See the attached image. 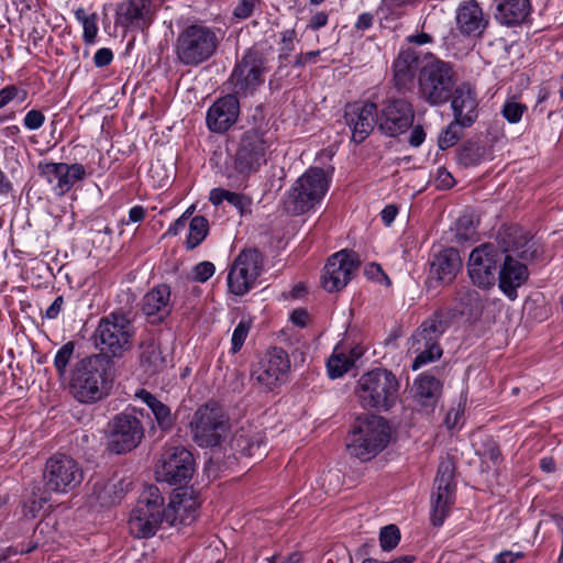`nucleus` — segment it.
<instances>
[{
	"label": "nucleus",
	"mask_w": 563,
	"mask_h": 563,
	"mask_svg": "<svg viewBox=\"0 0 563 563\" xmlns=\"http://www.w3.org/2000/svg\"><path fill=\"white\" fill-rule=\"evenodd\" d=\"M111 360L107 354H93L78 361L70 375L69 391L79 402L92 405L109 394Z\"/></svg>",
	"instance_id": "f257e3e1"
},
{
	"label": "nucleus",
	"mask_w": 563,
	"mask_h": 563,
	"mask_svg": "<svg viewBox=\"0 0 563 563\" xmlns=\"http://www.w3.org/2000/svg\"><path fill=\"white\" fill-rule=\"evenodd\" d=\"M389 435V427L383 417H360L346 438V450L358 460L368 461L388 444Z\"/></svg>",
	"instance_id": "f03ea898"
},
{
	"label": "nucleus",
	"mask_w": 563,
	"mask_h": 563,
	"mask_svg": "<svg viewBox=\"0 0 563 563\" xmlns=\"http://www.w3.org/2000/svg\"><path fill=\"white\" fill-rule=\"evenodd\" d=\"M418 84L421 98L427 103L441 106L450 100L452 91L456 87V75L450 63L430 55L424 57Z\"/></svg>",
	"instance_id": "7ed1b4c3"
},
{
	"label": "nucleus",
	"mask_w": 563,
	"mask_h": 563,
	"mask_svg": "<svg viewBox=\"0 0 563 563\" xmlns=\"http://www.w3.org/2000/svg\"><path fill=\"white\" fill-rule=\"evenodd\" d=\"M448 328L444 314L435 311L412 333L409 339V352L416 355L412 369L416 371L442 356L439 341Z\"/></svg>",
	"instance_id": "20e7f679"
},
{
	"label": "nucleus",
	"mask_w": 563,
	"mask_h": 563,
	"mask_svg": "<svg viewBox=\"0 0 563 563\" xmlns=\"http://www.w3.org/2000/svg\"><path fill=\"white\" fill-rule=\"evenodd\" d=\"M194 441L201 448L221 445L230 432L229 417L217 402H207L194 413L189 423Z\"/></svg>",
	"instance_id": "39448f33"
},
{
	"label": "nucleus",
	"mask_w": 563,
	"mask_h": 563,
	"mask_svg": "<svg viewBox=\"0 0 563 563\" xmlns=\"http://www.w3.org/2000/svg\"><path fill=\"white\" fill-rule=\"evenodd\" d=\"M218 44L219 38L211 27L192 24L178 34L175 51L181 64L197 66L216 53Z\"/></svg>",
	"instance_id": "423d86ee"
},
{
	"label": "nucleus",
	"mask_w": 563,
	"mask_h": 563,
	"mask_svg": "<svg viewBox=\"0 0 563 563\" xmlns=\"http://www.w3.org/2000/svg\"><path fill=\"white\" fill-rule=\"evenodd\" d=\"M398 389V380L391 372L376 368L360 378L357 395L364 408L386 411L396 404Z\"/></svg>",
	"instance_id": "0eeeda50"
},
{
	"label": "nucleus",
	"mask_w": 563,
	"mask_h": 563,
	"mask_svg": "<svg viewBox=\"0 0 563 563\" xmlns=\"http://www.w3.org/2000/svg\"><path fill=\"white\" fill-rule=\"evenodd\" d=\"M329 188V177L319 167H310L288 190L285 208L292 214L309 211L321 201Z\"/></svg>",
	"instance_id": "6e6552de"
},
{
	"label": "nucleus",
	"mask_w": 563,
	"mask_h": 563,
	"mask_svg": "<svg viewBox=\"0 0 563 563\" xmlns=\"http://www.w3.org/2000/svg\"><path fill=\"white\" fill-rule=\"evenodd\" d=\"M267 145L263 133L256 129L245 131L232 161L227 166L229 178L244 180L266 164Z\"/></svg>",
	"instance_id": "1a4fd4ad"
},
{
	"label": "nucleus",
	"mask_w": 563,
	"mask_h": 563,
	"mask_svg": "<svg viewBox=\"0 0 563 563\" xmlns=\"http://www.w3.org/2000/svg\"><path fill=\"white\" fill-rule=\"evenodd\" d=\"M134 335L131 311H112L99 321L95 336L102 351L120 357L131 349Z\"/></svg>",
	"instance_id": "9d476101"
},
{
	"label": "nucleus",
	"mask_w": 563,
	"mask_h": 563,
	"mask_svg": "<svg viewBox=\"0 0 563 563\" xmlns=\"http://www.w3.org/2000/svg\"><path fill=\"white\" fill-rule=\"evenodd\" d=\"M267 71V59L263 52L250 48L232 70L228 80L230 90L238 97L252 96L264 84Z\"/></svg>",
	"instance_id": "9b49d317"
},
{
	"label": "nucleus",
	"mask_w": 563,
	"mask_h": 563,
	"mask_svg": "<svg viewBox=\"0 0 563 563\" xmlns=\"http://www.w3.org/2000/svg\"><path fill=\"white\" fill-rule=\"evenodd\" d=\"M163 505L164 498L158 488L150 487L144 492L131 511L128 521L130 533L140 539L154 536L165 521Z\"/></svg>",
	"instance_id": "f8f14e48"
},
{
	"label": "nucleus",
	"mask_w": 563,
	"mask_h": 563,
	"mask_svg": "<svg viewBox=\"0 0 563 563\" xmlns=\"http://www.w3.org/2000/svg\"><path fill=\"white\" fill-rule=\"evenodd\" d=\"M43 477L48 492L66 494L80 485L84 472L73 457L55 454L46 461Z\"/></svg>",
	"instance_id": "ddd939ff"
},
{
	"label": "nucleus",
	"mask_w": 563,
	"mask_h": 563,
	"mask_svg": "<svg viewBox=\"0 0 563 563\" xmlns=\"http://www.w3.org/2000/svg\"><path fill=\"white\" fill-rule=\"evenodd\" d=\"M195 459L183 446H172L164 451L156 470L157 481L169 485H187L195 473Z\"/></svg>",
	"instance_id": "4468645a"
},
{
	"label": "nucleus",
	"mask_w": 563,
	"mask_h": 563,
	"mask_svg": "<svg viewBox=\"0 0 563 563\" xmlns=\"http://www.w3.org/2000/svg\"><path fill=\"white\" fill-rule=\"evenodd\" d=\"M454 464L450 460L439 464L431 496V522L434 527L443 525L454 503Z\"/></svg>",
	"instance_id": "2eb2a0df"
},
{
	"label": "nucleus",
	"mask_w": 563,
	"mask_h": 563,
	"mask_svg": "<svg viewBox=\"0 0 563 563\" xmlns=\"http://www.w3.org/2000/svg\"><path fill=\"white\" fill-rule=\"evenodd\" d=\"M263 267V256L256 249L242 251L234 260L228 275L232 294L242 296L253 288Z\"/></svg>",
	"instance_id": "dca6fc26"
},
{
	"label": "nucleus",
	"mask_w": 563,
	"mask_h": 563,
	"mask_svg": "<svg viewBox=\"0 0 563 563\" xmlns=\"http://www.w3.org/2000/svg\"><path fill=\"white\" fill-rule=\"evenodd\" d=\"M144 437L141 420L132 413L121 412L109 422V446L115 454L135 449Z\"/></svg>",
	"instance_id": "f3484780"
},
{
	"label": "nucleus",
	"mask_w": 563,
	"mask_h": 563,
	"mask_svg": "<svg viewBox=\"0 0 563 563\" xmlns=\"http://www.w3.org/2000/svg\"><path fill=\"white\" fill-rule=\"evenodd\" d=\"M290 368L287 353L280 347L268 350L253 366L252 379L261 388L272 390L284 383Z\"/></svg>",
	"instance_id": "a211bd4d"
},
{
	"label": "nucleus",
	"mask_w": 563,
	"mask_h": 563,
	"mask_svg": "<svg viewBox=\"0 0 563 563\" xmlns=\"http://www.w3.org/2000/svg\"><path fill=\"white\" fill-rule=\"evenodd\" d=\"M361 264L358 254L342 250L331 255L321 277L322 286L328 292L343 289L354 276Z\"/></svg>",
	"instance_id": "6ab92c4d"
},
{
	"label": "nucleus",
	"mask_w": 563,
	"mask_h": 563,
	"mask_svg": "<svg viewBox=\"0 0 563 563\" xmlns=\"http://www.w3.org/2000/svg\"><path fill=\"white\" fill-rule=\"evenodd\" d=\"M498 250L490 243L474 249L468 258V275L472 282L481 288H489L495 284Z\"/></svg>",
	"instance_id": "aec40b11"
},
{
	"label": "nucleus",
	"mask_w": 563,
	"mask_h": 563,
	"mask_svg": "<svg viewBox=\"0 0 563 563\" xmlns=\"http://www.w3.org/2000/svg\"><path fill=\"white\" fill-rule=\"evenodd\" d=\"M415 119L412 106L406 99L388 100L383 109L378 129L387 136H397L405 133Z\"/></svg>",
	"instance_id": "412c9836"
},
{
	"label": "nucleus",
	"mask_w": 563,
	"mask_h": 563,
	"mask_svg": "<svg viewBox=\"0 0 563 563\" xmlns=\"http://www.w3.org/2000/svg\"><path fill=\"white\" fill-rule=\"evenodd\" d=\"M496 240L498 250L504 257L510 255V257L516 256L521 261L528 262L536 256L537 251L533 249L529 233L519 225L501 227Z\"/></svg>",
	"instance_id": "4be33fe9"
},
{
	"label": "nucleus",
	"mask_w": 563,
	"mask_h": 563,
	"mask_svg": "<svg viewBox=\"0 0 563 563\" xmlns=\"http://www.w3.org/2000/svg\"><path fill=\"white\" fill-rule=\"evenodd\" d=\"M344 119L352 130V139L363 142L378 124L377 106L374 102H354L345 107Z\"/></svg>",
	"instance_id": "5701e85b"
},
{
	"label": "nucleus",
	"mask_w": 563,
	"mask_h": 563,
	"mask_svg": "<svg viewBox=\"0 0 563 563\" xmlns=\"http://www.w3.org/2000/svg\"><path fill=\"white\" fill-rule=\"evenodd\" d=\"M40 175L49 184L58 196L68 192L76 181L84 179L86 170L81 164L40 163Z\"/></svg>",
	"instance_id": "b1692460"
},
{
	"label": "nucleus",
	"mask_w": 563,
	"mask_h": 563,
	"mask_svg": "<svg viewBox=\"0 0 563 563\" xmlns=\"http://www.w3.org/2000/svg\"><path fill=\"white\" fill-rule=\"evenodd\" d=\"M236 95L228 93L219 98L207 112V125L216 133L227 132L238 120L240 101Z\"/></svg>",
	"instance_id": "393cba45"
},
{
	"label": "nucleus",
	"mask_w": 563,
	"mask_h": 563,
	"mask_svg": "<svg viewBox=\"0 0 563 563\" xmlns=\"http://www.w3.org/2000/svg\"><path fill=\"white\" fill-rule=\"evenodd\" d=\"M170 296V287L166 284H161L144 295L142 311L150 323L158 324L169 317L174 308Z\"/></svg>",
	"instance_id": "a878e982"
},
{
	"label": "nucleus",
	"mask_w": 563,
	"mask_h": 563,
	"mask_svg": "<svg viewBox=\"0 0 563 563\" xmlns=\"http://www.w3.org/2000/svg\"><path fill=\"white\" fill-rule=\"evenodd\" d=\"M450 100L454 119L473 125L478 117V101L474 89L463 82L453 89Z\"/></svg>",
	"instance_id": "bb28decb"
},
{
	"label": "nucleus",
	"mask_w": 563,
	"mask_h": 563,
	"mask_svg": "<svg viewBox=\"0 0 563 563\" xmlns=\"http://www.w3.org/2000/svg\"><path fill=\"white\" fill-rule=\"evenodd\" d=\"M518 257H504L498 280L500 290L511 300L517 298V288L525 284L529 277L527 265Z\"/></svg>",
	"instance_id": "cd10ccee"
},
{
	"label": "nucleus",
	"mask_w": 563,
	"mask_h": 563,
	"mask_svg": "<svg viewBox=\"0 0 563 563\" xmlns=\"http://www.w3.org/2000/svg\"><path fill=\"white\" fill-rule=\"evenodd\" d=\"M199 501L192 494L183 492L176 493L170 498L166 508H163L165 521L170 526L190 525L195 521Z\"/></svg>",
	"instance_id": "c85d7f7f"
},
{
	"label": "nucleus",
	"mask_w": 563,
	"mask_h": 563,
	"mask_svg": "<svg viewBox=\"0 0 563 563\" xmlns=\"http://www.w3.org/2000/svg\"><path fill=\"white\" fill-rule=\"evenodd\" d=\"M455 19L459 31L464 35H481L488 25V19L476 0L460 3Z\"/></svg>",
	"instance_id": "c756f323"
},
{
	"label": "nucleus",
	"mask_w": 563,
	"mask_h": 563,
	"mask_svg": "<svg viewBox=\"0 0 563 563\" xmlns=\"http://www.w3.org/2000/svg\"><path fill=\"white\" fill-rule=\"evenodd\" d=\"M230 448L242 456L255 459L265 456L267 450L264 435L251 427L239 429L230 441Z\"/></svg>",
	"instance_id": "7c9ffc66"
},
{
	"label": "nucleus",
	"mask_w": 563,
	"mask_h": 563,
	"mask_svg": "<svg viewBox=\"0 0 563 563\" xmlns=\"http://www.w3.org/2000/svg\"><path fill=\"white\" fill-rule=\"evenodd\" d=\"M151 0H125L118 9V23L125 27L144 29L152 22Z\"/></svg>",
	"instance_id": "2f4dec72"
},
{
	"label": "nucleus",
	"mask_w": 563,
	"mask_h": 563,
	"mask_svg": "<svg viewBox=\"0 0 563 563\" xmlns=\"http://www.w3.org/2000/svg\"><path fill=\"white\" fill-rule=\"evenodd\" d=\"M140 366L148 375H155L167 366L161 344L152 334L145 335L140 343Z\"/></svg>",
	"instance_id": "473e14b6"
},
{
	"label": "nucleus",
	"mask_w": 563,
	"mask_h": 563,
	"mask_svg": "<svg viewBox=\"0 0 563 563\" xmlns=\"http://www.w3.org/2000/svg\"><path fill=\"white\" fill-rule=\"evenodd\" d=\"M423 63L424 60L422 63L420 62L419 53L417 51L412 48L402 49L393 65L395 85L399 89L406 88L410 85L418 68H421Z\"/></svg>",
	"instance_id": "72a5a7b5"
},
{
	"label": "nucleus",
	"mask_w": 563,
	"mask_h": 563,
	"mask_svg": "<svg viewBox=\"0 0 563 563\" xmlns=\"http://www.w3.org/2000/svg\"><path fill=\"white\" fill-rule=\"evenodd\" d=\"M460 268L459 252L450 247L434 255L430 266V275L442 284H450Z\"/></svg>",
	"instance_id": "f704fd0d"
},
{
	"label": "nucleus",
	"mask_w": 563,
	"mask_h": 563,
	"mask_svg": "<svg viewBox=\"0 0 563 563\" xmlns=\"http://www.w3.org/2000/svg\"><path fill=\"white\" fill-rule=\"evenodd\" d=\"M496 20L503 25H517L529 15V0H496Z\"/></svg>",
	"instance_id": "c9c22d12"
},
{
	"label": "nucleus",
	"mask_w": 563,
	"mask_h": 563,
	"mask_svg": "<svg viewBox=\"0 0 563 563\" xmlns=\"http://www.w3.org/2000/svg\"><path fill=\"white\" fill-rule=\"evenodd\" d=\"M135 396L147 405L155 418L158 428L163 432H167L173 428L175 423V417L167 405L158 400L153 394L145 389H140L136 391Z\"/></svg>",
	"instance_id": "e433bc0d"
},
{
	"label": "nucleus",
	"mask_w": 563,
	"mask_h": 563,
	"mask_svg": "<svg viewBox=\"0 0 563 563\" xmlns=\"http://www.w3.org/2000/svg\"><path fill=\"white\" fill-rule=\"evenodd\" d=\"M416 400L427 410L433 408L441 390L440 382L430 375H421L413 385Z\"/></svg>",
	"instance_id": "4c0bfd02"
},
{
	"label": "nucleus",
	"mask_w": 563,
	"mask_h": 563,
	"mask_svg": "<svg viewBox=\"0 0 563 563\" xmlns=\"http://www.w3.org/2000/svg\"><path fill=\"white\" fill-rule=\"evenodd\" d=\"M131 482L125 478L111 479L107 483L95 485V492L101 506H111L122 499Z\"/></svg>",
	"instance_id": "58836bf2"
},
{
	"label": "nucleus",
	"mask_w": 563,
	"mask_h": 563,
	"mask_svg": "<svg viewBox=\"0 0 563 563\" xmlns=\"http://www.w3.org/2000/svg\"><path fill=\"white\" fill-rule=\"evenodd\" d=\"M455 301V309L460 314L472 316L479 309L481 297L478 291L463 287L456 292Z\"/></svg>",
	"instance_id": "ea45409f"
},
{
	"label": "nucleus",
	"mask_w": 563,
	"mask_h": 563,
	"mask_svg": "<svg viewBox=\"0 0 563 563\" xmlns=\"http://www.w3.org/2000/svg\"><path fill=\"white\" fill-rule=\"evenodd\" d=\"M208 221L202 216H196L189 221V234L186 240L187 249L197 247L207 236Z\"/></svg>",
	"instance_id": "a19ab883"
},
{
	"label": "nucleus",
	"mask_w": 563,
	"mask_h": 563,
	"mask_svg": "<svg viewBox=\"0 0 563 563\" xmlns=\"http://www.w3.org/2000/svg\"><path fill=\"white\" fill-rule=\"evenodd\" d=\"M327 367L331 378L341 377L352 367V358H349L345 352L339 351V347H335L333 354L328 360Z\"/></svg>",
	"instance_id": "79ce46f5"
},
{
	"label": "nucleus",
	"mask_w": 563,
	"mask_h": 563,
	"mask_svg": "<svg viewBox=\"0 0 563 563\" xmlns=\"http://www.w3.org/2000/svg\"><path fill=\"white\" fill-rule=\"evenodd\" d=\"M485 147L477 143H470L463 146L459 154V164L464 167H471L478 165L485 156Z\"/></svg>",
	"instance_id": "37998d69"
},
{
	"label": "nucleus",
	"mask_w": 563,
	"mask_h": 563,
	"mask_svg": "<svg viewBox=\"0 0 563 563\" xmlns=\"http://www.w3.org/2000/svg\"><path fill=\"white\" fill-rule=\"evenodd\" d=\"M470 126L471 125H466L462 123L460 120L453 119V121L440 134L439 146L442 150L453 146L462 137L463 130Z\"/></svg>",
	"instance_id": "c03bdc74"
},
{
	"label": "nucleus",
	"mask_w": 563,
	"mask_h": 563,
	"mask_svg": "<svg viewBox=\"0 0 563 563\" xmlns=\"http://www.w3.org/2000/svg\"><path fill=\"white\" fill-rule=\"evenodd\" d=\"M76 19L82 24L84 40L87 44L95 42L98 33L97 15L88 14L84 9H78L75 12Z\"/></svg>",
	"instance_id": "a18cd8bd"
},
{
	"label": "nucleus",
	"mask_w": 563,
	"mask_h": 563,
	"mask_svg": "<svg viewBox=\"0 0 563 563\" xmlns=\"http://www.w3.org/2000/svg\"><path fill=\"white\" fill-rule=\"evenodd\" d=\"M75 343L69 341L62 345L54 357V366L59 377H64L67 372V367L74 356Z\"/></svg>",
	"instance_id": "49530a36"
},
{
	"label": "nucleus",
	"mask_w": 563,
	"mask_h": 563,
	"mask_svg": "<svg viewBox=\"0 0 563 563\" xmlns=\"http://www.w3.org/2000/svg\"><path fill=\"white\" fill-rule=\"evenodd\" d=\"M251 325H252L251 320H246V319H242L238 323V325L235 327V329L233 331L232 339H231V344H232L231 352L232 353L235 354L241 350V347L243 346V344L250 333Z\"/></svg>",
	"instance_id": "de8ad7c7"
},
{
	"label": "nucleus",
	"mask_w": 563,
	"mask_h": 563,
	"mask_svg": "<svg viewBox=\"0 0 563 563\" xmlns=\"http://www.w3.org/2000/svg\"><path fill=\"white\" fill-rule=\"evenodd\" d=\"M400 540L399 529L395 525L384 527L379 533L380 547L385 551H390L397 547Z\"/></svg>",
	"instance_id": "09e8293b"
},
{
	"label": "nucleus",
	"mask_w": 563,
	"mask_h": 563,
	"mask_svg": "<svg viewBox=\"0 0 563 563\" xmlns=\"http://www.w3.org/2000/svg\"><path fill=\"white\" fill-rule=\"evenodd\" d=\"M527 111V106L516 102V101H507L503 106L501 114L509 123H518L522 114Z\"/></svg>",
	"instance_id": "8fccbe9b"
},
{
	"label": "nucleus",
	"mask_w": 563,
	"mask_h": 563,
	"mask_svg": "<svg viewBox=\"0 0 563 563\" xmlns=\"http://www.w3.org/2000/svg\"><path fill=\"white\" fill-rule=\"evenodd\" d=\"M227 202L236 208L241 216L251 213L252 200L250 197L229 190L227 191Z\"/></svg>",
	"instance_id": "3c124183"
},
{
	"label": "nucleus",
	"mask_w": 563,
	"mask_h": 563,
	"mask_svg": "<svg viewBox=\"0 0 563 563\" xmlns=\"http://www.w3.org/2000/svg\"><path fill=\"white\" fill-rule=\"evenodd\" d=\"M216 272V267L211 262H200L194 266L191 278L198 283L207 282Z\"/></svg>",
	"instance_id": "603ef678"
},
{
	"label": "nucleus",
	"mask_w": 563,
	"mask_h": 563,
	"mask_svg": "<svg viewBox=\"0 0 563 563\" xmlns=\"http://www.w3.org/2000/svg\"><path fill=\"white\" fill-rule=\"evenodd\" d=\"M257 0H240L234 8L233 15L238 19H247L252 15Z\"/></svg>",
	"instance_id": "864d4df0"
},
{
	"label": "nucleus",
	"mask_w": 563,
	"mask_h": 563,
	"mask_svg": "<svg viewBox=\"0 0 563 563\" xmlns=\"http://www.w3.org/2000/svg\"><path fill=\"white\" fill-rule=\"evenodd\" d=\"M455 180L451 173L444 167H439L435 176V186L439 189H450L454 186Z\"/></svg>",
	"instance_id": "5fc2aeb1"
},
{
	"label": "nucleus",
	"mask_w": 563,
	"mask_h": 563,
	"mask_svg": "<svg viewBox=\"0 0 563 563\" xmlns=\"http://www.w3.org/2000/svg\"><path fill=\"white\" fill-rule=\"evenodd\" d=\"M45 121L44 114L38 110H31L24 117V125L29 130H37L40 129Z\"/></svg>",
	"instance_id": "6e6d98bb"
},
{
	"label": "nucleus",
	"mask_w": 563,
	"mask_h": 563,
	"mask_svg": "<svg viewBox=\"0 0 563 563\" xmlns=\"http://www.w3.org/2000/svg\"><path fill=\"white\" fill-rule=\"evenodd\" d=\"M113 59V54L110 48H100L93 56V63L97 67H104L109 65Z\"/></svg>",
	"instance_id": "4d7b16f0"
},
{
	"label": "nucleus",
	"mask_w": 563,
	"mask_h": 563,
	"mask_svg": "<svg viewBox=\"0 0 563 563\" xmlns=\"http://www.w3.org/2000/svg\"><path fill=\"white\" fill-rule=\"evenodd\" d=\"M426 139V133L421 125H416L409 136V144L411 146L418 147L420 146Z\"/></svg>",
	"instance_id": "13d9d810"
},
{
	"label": "nucleus",
	"mask_w": 563,
	"mask_h": 563,
	"mask_svg": "<svg viewBox=\"0 0 563 563\" xmlns=\"http://www.w3.org/2000/svg\"><path fill=\"white\" fill-rule=\"evenodd\" d=\"M64 299L62 296H58L55 298V300L52 302V305L46 309L45 316L48 319H55L59 314L62 308H63Z\"/></svg>",
	"instance_id": "bf43d9fd"
},
{
	"label": "nucleus",
	"mask_w": 563,
	"mask_h": 563,
	"mask_svg": "<svg viewBox=\"0 0 563 563\" xmlns=\"http://www.w3.org/2000/svg\"><path fill=\"white\" fill-rule=\"evenodd\" d=\"M16 92L14 86H8L0 90V109L5 107L16 96Z\"/></svg>",
	"instance_id": "052dcab7"
},
{
	"label": "nucleus",
	"mask_w": 563,
	"mask_h": 563,
	"mask_svg": "<svg viewBox=\"0 0 563 563\" xmlns=\"http://www.w3.org/2000/svg\"><path fill=\"white\" fill-rule=\"evenodd\" d=\"M187 227V214L183 213L167 230L166 234L177 235Z\"/></svg>",
	"instance_id": "680f3d73"
},
{
	"label": "nucleus",
	"mask_w": 563,
	"mask_h": 563,
	"mask_svg": "<svg viewBox=\"0 0 563 563\" xmlns=\"http://www.w3.org/2000/svg\"><path fill=\"white\" fill-rule=\"evenodd\" d=\"M398 209L394 205H388L382 210V220L386 225H390L397 216Z\"/></svg>",
	"instance_id": "e2e57ef3"
},
{
	"label": "nucleus",
	"mask_w": 563,
	"mask_h": 563,
	"mask_svg": "<svg viewBox=\"0 0 563 563\" xmlns=\"http://www.w3.org/2000/svg\"><path fill=\"white\" fill-rule=\"evenodd\" d=\"M327 22H328V14L324 12H318L311 16L308 26L312 30H318V29L324 26L327 24Z\"/></svg>",
	"instance_id": "0e129e2a"
},
{
	"label": "nucleus",
	"mask_w": 563,
	"mask_h": 563,
	"mask_svg": "<svg viewBox=\"0 0 563 563\" xmlns=\"http://www.w3.org/2000/svg\"><path fill=\"white\" fill-rule=\"evenodd\" d=\"M227 189L214 188L210 191V201L212 205L218 206L223 201H227Z\"/></svg>",
	"instance_id": "69168bd1"
},
{
	"label": "nucleus",
	"mask_w": 563,
	"mask_h": 563,
	"mask_svg": "<svg viewBox=\"0 0 563 563\" xmlns=\"http://www.w3.org/2000/svg\"><path fill=\"white\" fill-rule=\"evenodd\" d=\"M521 556V552L514 553L511 551H505L496 556V563H514Z\"/></svg>",
	"instance_id": "338daca9"
},
{
	"label": "nucleus",
	"mask_w": 563,
	"mask_h": 563,
	"mask_svg": "<svg viewBox=\"0 0 563 563\" xmlns=\"http://www.w3.org/2000/svg\"><path fill=\"white\" fill-rule=\"evenodd\" d=\"M290 319L295 324L305 327L308 320V313L303 309H296L291 313Z\"/></svg>",
	"instance_id": "774afa93"
}]
</instances>
